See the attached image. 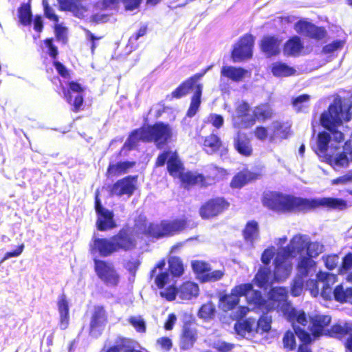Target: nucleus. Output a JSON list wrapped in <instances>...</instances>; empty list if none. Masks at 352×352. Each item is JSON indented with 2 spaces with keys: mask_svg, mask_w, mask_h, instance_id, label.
<instances>
[{
  "mask_svg": "<svg viewBox=\"0 0 352 352\" xmlns=\"http://www.w3.org/2000/svg\"><path fill=\"white\" fill-rule=\"evenodd\" d=\"M148 25H142L137 32L130 36L127 42V47H129L131 50H134L138 48L139 44L138 41L140 38L144 36L147 34Z\"/></svg>",
  "mask_w": 352,
  "mask_h": 352,
  "instance_id": "nucleus-47",
  "label": "nucleus"
},
{
  "mask_svg": "<svg viewBox=\"0 0 352 352\" xmlns=\"http://www.w3.org/2000/svg\"><path fill=\"white\" fill-rule=\"evenodd\" d=\"M180 180L185 188L200 184L201 187H208L219 181L217 175H208L204 176L201 173H194L191 171L184 173L180 176Z\"/></svg>",
  "mask_w": 352,
  "mask_h": 352,
  "instance_id": "nucleus-21",
  "label": "nucleus"
},
{
  "mask_svg": "<svg viewBox=\"0 0 352 352\" xmlns=\"http://www.w3.org/2000/svg\"><path fill=\"white\" fill-rule=\"evenodd\" d=\"M272 271L268 266H261L254 276V281L260 288L266 289L270 283Z\"/></svg>",
  "mask_w": 352,
  "mask_h": 352,
  "instance_id": "nucleus-42",
  "label": "nucleus"
},
{
  "mask_svg": "<svg viewBox=\"0 0 352 352\" xmlns=\"http://www.w3.org/2000/svg\"><path fill=\"white\" fill-rule=\"evenodd\" d=\"M253 291L252 283H243L234 287L230 294H222L219 299V307L223 311H228L234 309L239 302L240 296H245L248 298L249 293Z\"/></svg>",
  "mask_w": 352,
  "mask_h": 352,
  "instance_id": "nucleus-11",
  "label": "nucleus"
},
{
  "mask_svg": "<svg viewBox=\"0 0 352 352\" xmlns=\"http://www.w3.org/2000/svg\"><path fill=\"white\" fill-rule=\"evenodd\" d=\"M43 43L46 47L48 49V54L53 59L56 60L58 56V50L57 46L54 44L53 38H47L43 41Z\"/></svg>",
  "mask_w": 352,
  "mask_h": 352,
  "instance_id": "nucleus-60",
  "label": "nucleus"
},
{
  "mask_svg": "<svg viewBox=\"0 0 352 352\" xmlns=\"http://www.w3.org/2000/svg\"><path fill=\"white\" fill-rule=\"evenodd\" d=\"M58 311L59 313L58 325L62 330H65L69 325V305L66 295L61 294L57 300Z\"/></svg>",
  "mask_w": 352,
  "mask_h": 352,
  "instance_id": "nucleus-31",
  "label": "nucleus"
},
{
  "mask_svg": "<svg viewBox=\"0 0 352 352\" xmlns=\"http://www.w3.org/2000/svg\"><path fill=\"white\" fill-rule=\"evenodd\" d=\"M331 141V135L326 131L319 132L317 139V150L321 154H324L328 150Z\"/></svg>",
  "mask_w": 352,
  "mask_h": 352,
  "instance_id": "nucleus-48",
  "label": "nucleus"
},
{
  "mask_svg": "<svg viewBox=\"0 0 352 352\" xmlns=\"http://www.w3.org/2000/svg\"><path fill=\"white\" fill-rule=\"evenodd\" d=\"M248 303L254 308L263 312H269L276 309L283 312L286 319L293 325L295 323L306 326L307 324V315L304 311H298L292 307L288 301V292L283 287L270 288L267 294V299H265L260 291L253 290L248 298Z\"/></svg>",
  "mask_w": 352,
  "mask_h": 352,
  "instance_id": "nucleus-2",
  "label": "nucleus"
},
{
  "mask_svg": "<svg viewBox=\"0 0 352 352\" xmlns=\"http://www.w3.org/2000/svg\"><path fill=\"white\" fill-rule=\"evenodd\" d=\"M281 40L276 36H265L261 41L260 49L267 56H277L280 52Z\"/></svg>",
  "mask_w": 352,
  "mask_h": 352,
  "instance_id": "nucleus-30",
  "label": "nucleus"
},
{
  "mask_svg": "<svg viewBox=\"0 0 352 352\" xmlns=\"http://www.w3.org/2000/svg\"><path fill=\"white\" fill-rule=\"evenodd\" d=\"M261 177L258 173L253 172L245 168L235 174L230 183L232 189H240L246 184L256 181Z\"/></svg>",
  "mask_w": 352,
  "mask_h": 352,
  "instance_id": "nucleus-26",
  "label": "nucleus"
},
{
  "mask_svg": "<svg viewBox=\"0 0 352 352\" xmlns=\"http://www.w3.org/2000/svg\"><path fill=\"white\" fill-rule=\"evenodd\" d=\"M137 245L131 228L124 226L110 237L96 238L91 246L92 252H98L102 257H107L113 253L124 251L128 252L135 248Z\"/></svg>",
  "mask_w": 352,
  "mask_h": 352,
  "instance_id": "nucleus-4",
  "label": "nucleus"
},
{
  "mask_svg": "<svg viewBox=\"0 0 352 352\" xmlns=\"http://www.w3.org/2000/svg\"><path fill=\"white\" fill-rule=\"evenodd\" d=\"M304 277L298 275L294 279L291 287V294L294 296H298L302 292L304 286Z\"/></svg>",
  "mask_w": 352,
  "mask_h": 352,
  "instance_id": "nucleus-57",
  "label": "nucleus"
},
{
  "mask_svg": "<svg viewBox=\"0 0 352 352\" xmlns=\"http://www.w3.org/2000/svg\"><path fill=\"white\" fill-rule=\"evenodd\" d=\"M346 151L336 155H327L326 160L327 163L333 168H345L349 165L350 159L348 157Z\"/></svg>",
  "mask_w": 352,
  "mask_h": 352,
  "instance_id": "nucleus-43",
  "label": "nucleus"
},
{
  "mask_svg": "<svg viewBox=\"0 0 352 352\" xmlns=\"http://www.w3.org/2000/svg\"><path fill=\"white\" fill-rule=\"evenodd\" d=\"M295 332L287 331L283 338V343L284 347L288 351L294 350L296 347Z\"/></svg>",
  "mask_w": 352,
  "mask_h": 352,
  "instance_id": "nucleus-54",
  "label": "nucleus"
},
{
  "mask_svg": "<svg viewBox=\"0 0 352 352\" xmlns=\"http://www.w3.org/2000/svg\"><path fill=\"white\" fill-rule=\"evenodd\" d=\"M296 324H299L298 323H295L294 325L292 324L295 334L298 336V338L301 340V342L303 343V345H306L308 343H310L311 342V336L310 334L306 331L305 330L300 328L299 327L296 326Z\"/></svg>",
  "mask_w": 352,
  "mask_h": 352,
  "instance_id": "nucleus-59",
  "label": "nucleus"
},
{
  "mask_svg": "<svg viewBox=\"0 0 352 352\" xmlns=\"http://www.w3.org/2000/svg\"><path fill=\"white\" fill-rule=\"evenodd\" d=\"M235 111L236 117L243 122V118L249 116L250 106L248 102L242 101L236 107Z\"/></svg>",
  "mask_w": 352,
  "mask_h": 352,
  "instance_id": "nucleus-56",
  "label": "nucleus"
},
{
  "mask_svg": "<svg viewBox=\"0 0 352 352\" xmlns=\"http://www.w3.org/2000/svg\"><path fill=\"white\" fill-rule=\"evenodd\" d=\"M189 221L186 218L162 220L159 223H149L144 214L134 219L133 228L138 234L153 239L173 236L188 228Z\"/></svg>",
  "mask_w": 352,
  "mask_h": 352,
  "instance_id": "nucleus-3",
  "label": "nucleus"
},
{
  "mask_svg": "<svg viewBox=\"0 0 352 352\" xmlns=\"http://www.w3.org/2000/svg\"><path fill=\"white\" fill-rule=\"evenodd\" d=\"M215 306L211 301L203 304L199 309V316L204 319H210L215 314Z\"/></svg>",
  "mask_w": 352,
  "mask_h": 352,
  "instance_id": "nucleus-51",
  "label": "nucleus"
},
{
  "mask_svg": "<svg viewBox=\"0 0 352 352\" xmlns=\"http://www.w3.org/2000/svg\"><path fill=\"white\" fill-rule=\"evenodd\" d=\"M323 246L320 245L318 242H312L309 239L307 249H306V256L307 257H310L311 258H316L322 252Z\"/></svg>",
  "mask_w": 352,
  "mask_h": 352,
  "instance_id": "nucleus-52",
  "label": "nucleus"
},
{
  "mask_svg": "<svg viewBox=\"0 0 352 352\" xmlns=\"http://www.w3.org/2000/svg\"><path fill=\"white\" fill-rule=\"evenodd\" d=\"M167 163V170L169 174L173 177L180 178L184 173V166L181 162L177 153L170 150H166L160 153L155 160V166L161 167Z\"/></svg>",
  "mask_w": 352,
  "mask_h": 352,
  "instance_id": "nucleus-14",
  "label": "nucleus"
},
{
  "mask_svg": "<svg viewBox=\"0 0 352 352\" xmlns=\"http://www.w3.org/2000/svg\"><path fill=\"white\" fill-rule=\"evenodd\" d=\"M197 340V330L195 323L186 321L184 323L180 336L181 348L186 350L191 348Z\"/></svg>",
  "mask_w": 352,
  "mask_h": 352,
  "instance_id": "nucleus-29",
  "label": "nucleus"
},
{
  "mask_svg": "<svg viewBox=\"0 0 352 352\" xmlns=\"http://www.w3.org/2000/svg\"><path fill=\"white\" fill-rule=\"evenodd\" d=\"M261 201L265 207L278 213H306L320 208L342 211L349 206L347 201L341 198L328 197L308 199L276 191L264 193Z\"/></svg>",
  "mask_w": 352,
  "mask_h": 352,
  "instance_id": "nucleus-1",
  "label": "nucleus"
},
{
  "mask_svg": "<svg viewBox=\"0 0 352 352\" xmlns=\"http://www.w3.org/2000/svg\"><path fill=\"white\" fill-rule=\"evenodd\" d=\"M136 164L135 161H120L117 163H109L106 176L107 177H118L128 173L129 170Z\"/></svg>",
  "mask_w": 352,
  "mask_h": 352,
  "instance_id": "nucleus-35",
  "label": "nucleus"
},
{
  "mask_svg": "<svg viewBox=\"0 0 352 352\" xmlns=\"http://www.w3.org/2000/svg\"><path fill=\"white\" fill-rule=\"evenodd\" d=\"M131 342L129 339L123 337H118L116 341L115 344L112 346L117 352L120 351H131L130 346Z\"/></svg>",
  "mask_w": 352,
  "mask_h": 352,
  "instance_id": "nucleus-55",
  "label": "nucleus"
},
{
  "mask_svg": "<svg viewBox=\"0 0 352 352\" xmlns=\"http://www.w3.org/2000/svg\"><path fill=\"white\" fill-rule=\"evenodd\" d=\"M309 238L302 234L294 236L288 245L282 248L284 255L286 256L295 257L297 254H301L307 249Z\"/></svg>",
  "mask_w": 352,
  "mask_h": 352,
  "instance_id": "nucleus-23",
  "label": "nucleus"
},
{
  "mask_svg": "<svg viewBox=\"0 0 352 352\" xmlns=\"http://www.w3.org/2000/svg\"><path fill=\"white\" fill-rule=\"evenodd\" d=\"M298 275L300 277L313 276L317 272V263L310 257L302 256L296 265Z\"/></svg>",
  "mask_w": 352,
  "mask_h": 352,
  "instance_id": "nucleus-34",
  "label": "nucleus"
},
{
  "mask_svg": "<svg viewBox=\"0 0 352 352\" xmlns=\"http://www.w3.org/2000/svg\"><path fill=\"white\" fill-rule=\"evenodd\" d=\"M59 4L60 10L63 11H70L75 16L82 14L85 11V8L74 0H57Z\"/></svg>",
  "mask_w": 352,
  "mask_h": 352,
  "instance_id": "nucleus-44",
  "label": "nucleus"
},
{
  "mask_svg": "<svg viewBox=\"0 0 352 352\" xmlns=\"http://www.w3.org/2000/svg\"><path fill=\"white\" fill-rule=\"evenodd\" d=\"M19 22L24 26L30 25L32 22V14L29 3H22L18 9Z\"/></svg>",
  "mask_w": 352,
  "mask_h": 352,
  "instance_id": "nucleus-45",
  "label": "nucleus"
},
{
  "mask_svg": "<svg viewBox=\"0 0 352 352\" xmlns=\"http://www.w3.org/2000/svg\"><path fill=\"white\" fill-rule=\"evenodd\" d=\"M171 275L168 271L158 272L153 275V279L154 283L156 285L158 289H166L170 283Z\"/></svg>",
  "mask_w": 352,
  "mask_h": 352,
  "instance_id": "nucleus-46",
  "label": "nucleus"
},
{
  "mask_svg": "<svg viewBox=\"0 0 352 352\" xmlns=\"http://www.w3.org/2000/svg\"><path fill=\"white\" fill-rule=\"evenodd\" d=\"M253 134L255 138L260 141H265L267 139L269 140L268 129L265 126H257L255 127L253 131Z\"/></svg>",
  "mask_w": 352,
  "mask_h": 352,
  "instance_id": "nucleus-63",
  "label": "nucleus"
},
{
  "mask_svg": "<svg viewBox=\"0 0 352 352\" xmlns=\"http://www.w3.org/2000/svg\"><path fill=\"white\" fill-rule=\"evenodd\" d=\"M108 322V314L103 305L94 307L90 318L89 335L98 338L102 335L105 324Z\"/></svg>",
  "mask_w": 352,
  "mask_h": 352,
  "instance_id": "nucleus-18",
  "label": "nucleus"
},
{
  "mask_svg": "<svg viewBox=\"0 0 352 352\" xmlns=\"http://www.w3.org/2000/svg\"><path fill=\"white\" fill-rule=\"evenodd\" d=\"M84 88L78 82L70 81L67 83V88H63V97L68 104L72 105V111L78 113L82 109L84 103Z\"/></svg>",
  "mask_w": 352,
  "mask_h": 352,
  "instance_id": "nucleus-16",
  "label": "nucleus"
},
{
  "mask_svg": "<svg viewBox=\"0 0 352 352\" xmlns=\"http://www.w3.org/2000/svg\"><path fill=\"white\" fill-rule=\"evenodd\" d=\"M233 146L236 151L244 157H250L253 153L251 139L243 132L238 131L233 138Z\"/></svg>",
  "mask_w": 352,
  "mask_h": 352,
  "instance_id": "nucleus-27",
  "label": "nucleus"
},
{
  "mask_svg": "<svg viewBox=\"0 0 352 352\" xmlns=\"http://www.w3.org/2000/svg\"><path fill=\"white\" fill-rule=\"evenodd\" d=\"M54 33L56 38L58 41H61L65 44L67 42V28L60 24L54 25Z\"/></svg>",
  "mask_w": 352,
  "mask_h": 352,
  "instance_id": "nucleus-62",
  "label": "nucleus"
},
{
  "mask_svg": "<svg viewBox=\"0 0 352 352\" xmlns=\"http://www.w3.org/2000/svg\"><path fill=\"white\" fill-rule=\"evenodd\" d=\"M243 239L246 243L253 245L255 240L259 236L258 223L255 220L249 221L246 223L242 230Z\"/></svg>",
  "mask_w": 352,
  "mask_h": 352,
  "instance_id": "nucleus-39",
  "label": "nucleus"
},
{
  "mask_svg": "<svg viewBox=\"0 0 352 352\" xmlns=\"http://www.w3.org/2000/svg\"><path fill=\"white\" fill-rule=\"evenodd\" d=\"M303 48L300 38L298 36H293L285 43L283 52L287 56H298Z\"/></svg>",
  "mask_w": 352,
  "mask_h": 352,
  "instance_id": "nucleus-36",
  "label": "nucleus"
},
{
  "mask_svg": "<svg viewBox=\"0 0 352 352\" xmlns=\"http://www.w3.org/2000/svg\"><path fill=\"white\" fill-rule=\"evenodd\" d=\"M255 324L256 331L261 333L268 332L271 329V320L267 317H261Z\"/></svg>",
  "mask_w": 352,
  "mask_h": 352,
  "instance_id": "nucleus-61",
  "label": "nucleus"
},
{
  "mask_svg": "<svg viewBox=\"0 0 352 352\" xmlns=\"http://www.w3.org/2000/svg\"><path fill=\"white\" fill-rule=\"evenodd\" d=\"M94 272L98 278L107 286L116 287L120 283V275L113 264L109 261L94 258Z\"/></svg>",
  "mask_w": 352,
  "mask_h": 352,
  "instance_id": "nucleus-12",
  "label": "nucleus"
},
{
  "mask_svg": "<svg viewBox=\"0 0 352 352\" xmlns=\"http://www.w3.org/2000/svg\"><path fill=\"white\" fill-rule=\"evenodd\" d=\"M270 70L274 76L278 78L294 76L296 73L295 68L280 61L272 63L271 65Z\"/></svg>",
  "mask_w": 352,
  "mask_h": 352,
  "instance_id": "nucleus-41",
  "label": "nucleus"
},
{
  "mask_svg": "<svg viewBox=\"0 0 352 352\" xmlns=\"http://www.w3.org/2000/svg\"><path fill=\"white\" fill-rule=\"evenodd\" d=\"M145 131V126H142L139 129L133 130L130 133L126 141L124 144L123 148L119 151L118 155H121L122 151L124 147H126L128 150H132L137 146L140 141L148 142V141L144 139V135L146 133Z\"/></svg>",
  "mask_w": 352,
  "mask_h": 352,
  "instance_id": "nucleus-37",
  "label": "nucleus"
},
{
  "mask_svg": "<svg viewBox=\"0 0 352 352\" xmlns=\"http://www.w3.org/2000/svg\"><path fill=\"white\" fill-rule=\"evenodd\" d=\"M247 74L248 71L243 67L223 66L221 69V76L236 82L241 81Z\"/></svg>",
  "mask_w": 352,
  "mask_h": 352,
  "instance_id": "nucleus-40",
  "label": "nucleus"
},
{
  "mask_svg": "<svg viewBox=\"0 0 352 352\" xmlns=\"http://www.w3.org/2000/svg\"><path fill=\"white\" fill-rule=\"evenodd\" d=\"M230 206V203L226 197H213L200 206L199 214L204 220L212 219L227 211Z\"/></svg>",
  "mask_w": 352,
  "mask_h": 352,
  "instance_id": "nucleus-10",
  "label": "nucleus"
},
{
  "mask_svg": "<svg viewBox=\"0 0 352 352\" xmlns=\"http://www.w3.org/2000/svg\"><path fill=\"white\" fill-rule=\"evenodd\" d=\"M254 36L247 33L241 36L231 51V58L234 63L250 59L253 55Z\"/></svg>",
  "mask_w": 352,
  "mask_h": 352,
  "instance_id": "nucleus-13",
  "label": "nucleus"
},
{
  "mask_svg": "<svg viewBox=\"0 0 352 352\" xmlns=\"http://www.w3.org/2000/svg\"><path fill=\"white\" fill-rule=\"evenodd\" d=\"M255 321L251 318L237 322L234 324V329L238 333H251L255 326Z\"/></svg>",
  "mask_w": 352,
  "mask_h": 352,
  "instance_id": "nucleus-49",
  "label": "nucleus"
},
{
  "mask_svg": "<svg viewBox=\"0 0 352 352\" xmlns=\"http://www.w3.org/2000/svg\"><path fill=\"white\" fill-rule=\"evenodd\" d=\"M322 259L324 260L325 267L328 270H332L338 266L339 256L337 254H330L322 256Z\"/></svg>",
  "mask_w": 352,
  "mask_h": 352,
  "instance_id": "nucleus-64",
  "label": "nucleus"
},
{
  "mask_svg": "<svg viewBox=\"0 0 352 352\" xmlns=\"http://www.w3.org/2000/svg\"><path fill=\"white\" fill-rule=\"evenodd\" d=\"M273 116V109L268 103L259 104L254 107L252 117L243 122L244 127L250 128L252 126L256 121L265 122L271 119Z\"/></svg>",
  "mask_w": 352,
  "mask_h": 352,
  "instance_id": "nucleus-24",
  "label": "nucleus"
},
{
  "mask_svg": "<svg viewBox=\"0 0 352 352\" xmlns=\"http://www.w3.org/2000/svg\"><path fill=\"white\" fill-rule=\"evenodd\" d=\"M208 69L197 73L182 82L170 94L166 97L168 100L180 99L187 96L191 90L195 89V92L190 98V103L186 112V116L193 117L198 111L201 102L203 91V85L199 80L205 75Z\"/></svg>",
  "mask_w": 352,
  "mask_h": 352,
  "instance_id": "nucleus-5",
  "label": "nucleus"
},
{
  "mask_svg": "<svg viewBox=\"0 0 352 352\" xmlns=\"http://www.w3.org/2000/svg\"><path fill=\"white\" fill-rule=\"evenodd\" d=\"M199 285L190 280L184 282L179 288L175 285V282L168 285L165 289L160 291V295L168 301L175 299L177 294L182 300H190L199 295Z\"/></svg>",
  "mask_w": 352,
  "mask_h": 352,
  "instance_id": "nucleus-9",
  "label": "nucleus"
},
{
  "mask_svg": "<svg viewBox=\"0 0 352 352\" xmlns=\"http://www.w3.org/2000/svg\"><path fill=\"white\" fill-rule=\"evenodd\" d=\"M291 134V126L286 122L274 120L271 125V133L269 141L272 142L276 140L280 141L287 139Z\"/></svg>",
  "mask_w": 352,
  "mask_h": 352,
  "instance_id": "nucleus-33",
  "label": "nucleus"
},
{
  "mask_svg": "<svg viewBox=\"0 0 352 352\" xmlns=\"http://www.w3.org/2000/svg\"><path fill=\"white\" fill-rule=\"evenodd\" d=\"M168 272L173 278L182 276L185 272V265L182 259L177 256H170L168 258Z\"/></svg>",
  "mask_w": 352,
  "mask_h": 352,
  "instance_id": "nucleus-38",
  "label": "nucleus"
},
{
  "mask_svg": "<svg viewBox=\"0 0 352 352\" xmlns=\"http://www.w3.org/2000/svg\"><path fill=\"white\" fill-rule=\"evenodd\" d=\"M203 150L208 155H214L220 153L221 155L226 154L228 147L225 146L221 138L214 133H211L205 137L203 142Z\"/></svg>",
  "mask_w": 352,
  "mask_h": 352,
  "instance_id": "nucleus-25",
  "label": "nucleus"
},
{
  "mask_svg": "<svg viewBox=\"0 0 352 352\" xmlns=\"http://www.w3.org/2000/svg\"><path fill=\"white\" fill-rule=\"evenodd\" d=\"M291 256L284 255L283 251L280 250L274 260V279L276 281L285 280L290 274L292 270V264L287 262V259Z\"/></svg>",
  "mask_w": 352,
  "mask_h": 352,
  "instance_id": "nucleus-22",
  "label": "nucleus"
},
{
  "mask_svg": "<svg viewBox=\"0 0 352 352\" xmlns=\"http://www.w3.org/2000/svg\"><path fill=\"white\" fill-rule=\"evenodd\" d=\"M129 322L139 333H145L146 327L144 320L140 317L131 316L129 318Z\"/></svg>",
  "mask_w": 352,
  "mask_h": 352,
  "instance_id": "nucleus-58",
  "label": "nucleus"
},
{
  "mask_svg": "<svg viewBox=\"0 0 352 352\" xmlns=\"http://www.w3.org/2000/svg\"><path fill=\"white\" fill-rule=\"evenodd\" d=\"M138 175H127L116 182L111 187L109 192L112 196L130 197L136 189Z\"/></svg>",
  "mask_w": 352,
  "mask_h": 352,
  "instance_id": "nucleus-20",
  "label": "nucleus"
},
{
  "mask_svg": "<svg viewBox=\"0 0 352 352\" xmlns=\"http://www.w3.org/2000/svg\"><path fill=\"white\" fill-rule=\"evenodd\" d=\"M145 129L144 139L148 142H153L159 149L162 148L171 140L173 131L171 126L168 123L157 122L145 126Z\"/></svg>",
  "mask_w": 352,
  "mask_h": 352,
  "instance_id": "nucleus-8",
  "label": "nucleus"
},
{
  "mask_svg": "<svg viewBox=\"0 0 352 352\" xmlns=\"http://www.w3.org/2000/svg\"><path fill=\"white\" fill-rule=\"evenodd\" d=\"M191 267L197 278L201 283L215 282L221 280L224 276V270H216L212 271L208 262L201 260L191 261Z\"/></svg>",
  "mask_w": 352,
  "mask_h": 352,
  "instance_id": "nucleus-15",
  "label": "nucleus"
},
{
  "mask_svg": "<svg viewBox=\"0 0 352 352\" xmlns=\"http://www.w3.org/2000/svg\"><path fill=\"white\" fill-rule=\"evenodd\" d=\"M310 96L302 94L292 100V105L296 112H301L309 106Z\"/></svg>",
  "mask_w": 352,
  "mask_h": 352,
  "instance_id": "nucleus-50",
  "label": "nucleus"
},
{
  "mask_svg": "<svg viewBox=\"0 0 352 352\" xmlns=\"http://www.w3.org/2000/svg\"><path fill=\"white\" fill-rule=\"evenodd\" d=\"M317 275L318 278L323 283L321 295L324 299L331 300L333 296L336 302L352 305V287L344 288L342 284H339L332 289L331 285L337 279L335 274L319 271Z\"/></svg>",
  "mask_w": 352,
  "mask_h": 352,
  "instance_id": "nucleus-7",
  "label": "nucleus"
},
{
  "mask_svg": "<svg viewBox=\"0 0 352 352\" xmlns=\"http://www.w3.org/2000/svg\"><path fill=\"white\" fill-rule=\"evenodd\" d=\"M352 333V323H335L327 329L324 336L339 340H345Z\"/></svg>",
  "mask_w": 352,
  "mask_h": 352,
  "instance_id": "nucleus-32",
  "label": "nucleus"
},
{
  "mask_svg": "<svg viewBox=\"0 0 352 352\" xmlns=\"http://www.w3.org/2000/svg\"><path fill=\"white\" fill-rule=\"evenodd\" d=\"M95 210L97 214L96 227L99 231H106L115 228L117 225L114 220V214L112 210L104 208L97 190L95 195Z\"/></svg>",
  "mask_w": 352,
  "mask_h": 352,
  "instance_id": "nucleus-17",
  "label": "nucleus"
},
{
  "mask_svg": "<svg viewBox=\"0 0 352 352\" xmlns=\"http://www.w3.org/2000/svg\"><path fill=\"white\" fill-rule=\"evenodd\" d=\"M345 44V40H335L331 43L325 45L322 49V54H330L336 51L340 50Z\"/></svg>",
  "mask_w": 352,
  "mask_h": 352,
  "instance_id": "nucleus-53",
  "label": "nucleus"
},
{
  "mask_svg": "<svg viewBox=\"0 0 352 352\" xmlns=\"http://www.w3.org/2000/svg\"><path fill=\"white\" fill-rule=\"evenodd\" d=\"M349 110V107L347 109H344L342 100L338 98L335 99L329 105L327 110L323 111L320 116V124L331 133L336 142H341L344 140V134L338 128L342 125L343 120L348 122L351 120V114Z\"/></svg>",
  "mask_w": 352,
  "mask_h": 352,
  "instance_id": "nucleus-6",
  "label": "nucleus"
},
{
  "mask_svg": "<svg viewBox=\"0 0 352 352\" xmlns=\"http://www.w3.org/2000/svg\"><path fill=\"white\" fill-rule=\"evenodd\" d=\"M331 318L328 315L316 314L310 318L309 330L315 337L324 335L327 327L329 325Z\"/></svg>",
  "mask_w": 352,
  "mask_h": 352,
  "instance_id": "nucleus-28",
  "label": "nucleus"
},
{
  "mask_svg": "<svg viewBox=\"0 0 352 352\" xmlns=\"http://www.w3.org/2000/svg\"><path fill=\"white\" fill-rule=\"evenodd\" d=\"M294 28L298 34H303L306 37L316 41H321L327 35L324 27L317 26L305 19L298 21L294 25Z\"/></svg>",
  "mask_w": 352,
  "mask_h": 352,
  "instance_id": "nucleus-19",
  "label": "nucleus"
}]
</instances>
